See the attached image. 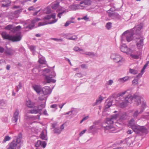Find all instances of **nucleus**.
<instances>
[{
    "label": "nucleus",
    "instance_id": "obj_1",
    "mask_svg": "<svg viewBox=\"0 0 149 149\" xmlns=\"http://www.w3.org/2000/svg\"><path fill=\"white\" fill-rule=\"evenodd\" d=\"M126 92L127 91H125L120 92L118 94L119 98L118 100H116V101H117V104L120 107L123 108L126 107L129 103H130L132 102V100H134L138 105L141 104V98L139 96L134 95L132 96L130 94L128 95H126V96L125 97H123V96L126 93Z\"/></svg>",
    "mask_w": 149,
    "mask_h": 149
},
{
    "label": "nucleus",
    "instance_id": "obj_2",
    "mask_svg": "<svg viewBox=\"0 0 149 149\" xmlns=\"http://www.w3.org/2000/svg\"><path fill=\"white\" fill-rule=\"evenodd\" d=\"M143 25L142 24L137 25L132 29L125 31L121 36V42H123L126 40L128 42L131 41L133 39V36L134 33V30H135L136 33H139L142 29Z\"/></svg>",
    "mask_w": 149,
    "mask_h": 149
},
{
    "label": "nucleus",
    "instance_id": "obj_3",
    "mask_svg": "<svg viewBox=\"0 0 149 149\" xmlns=\"http://www.w3.org/2000/svg\"><path fill=\"white\" fill-rule=\"evenodd\" d=\"M22 135L21 133L14 136L13 140L9 144L7 149H20L22 143Z\"/></svg>",
    "mask_w": 149,
    "mask_h": 149
},
{
    "label": "nucleus",
    "instance_id": "obj_4",
    "mask_svg": "<svg viewBox=\"0 0 149 149\" xmlns=\"http://www.w3.org/2000/svg\"><path fill=\"white\" fill-rule=\"evenodd\" d=\"M1 35L4 39L9 40L13 42L20 41L22 37L21 32H18L13 36L10 35L3 32L2 33Z\"/></svg>",
    "mask_w": 149,
    "mask_h": 149
},
{
    "label": "nucleus",
    "instance_id": "obj_5",
    "mask_svg": "<svg viewBox=\"0 0 149 149\" xmlns=\"http://www.w3.org/2000/svg\"><path fill=\"white\" fill-rule=\"evenodd\" d=\"M110 58L114 62L120 65H122L125 62V58L118 54H111Z\"/></svg>",
    "mask_w": 149,
    "mask_h": 149
},
{
    "label": "nucleus",
    "instance_id": "obj_6",
    "mask_svg": "<svg viewBox=\"0 0 149 149\" xmlns=\"http://www.w3.org/2000/svg\"><path fill=\"white\" fill-rule=\"evenodd\" d=\"M133 131L136 133H141L146 134L148 133L147 129L144 126H141L138 125L133 126L132 128Z\"/></svg>",
    "mask_w": 149,
    "mask_h": 149
},
{
    "label": "nucleus",
    "instance_id": "obj_7",
    "mask_svg": "<svg viewBox=\"0 0 149 149\" xmlns=\"http://www.w3.org/2000/svg\"><path fill=\"white\" fill-rule=\"evenodd\" d=\"M120 48L122 52L125 53L127 54H131L133 52L132 50L131 49L128 48L125 44H121Z\"/></svg>",
    "mask_w": 149,
    "mask_h": 149
},
{
    "label": "nucleus",
    "instance_id": "obj_8",
    "mask_svg": "<svg viewBox=\"0 0 149 149\" xmlns=\"http://www.w3.org/2000/svg\"><path fill=\"white\" fill-rule=\"evenodd\" d=\"M117 115L114 114L111 116L110 117L107 118L105 124H107L108 125L112 124L114 122H115L117 118Z\"/></svg>",
    "mask_w": 149,
    "mask_h": 149
},
{
    "label": "nucleus",
    "instance_id": "obj_9",
    "mask_svg": "<svg viewBox=\"0 0 149 149\" xmlns=\"http://www.w3.org/2000/svg\"><path fill=\"white\" fill-rule=\"evenodd\" d=\"M56 74L54 72H52L51 74L49 76H46L45 79L47 81V82L49 83L51 82L55 83L56 81L52 79V78L55 77Z\"/></svg>",
    "mask_w": 149,
    "mask_h": 149
},
{
    "label": "nucleus",
    "instance_id": "obj_10",
    "mask_svg": "<svg viewBox=\"0 0 149 149\" xmlns=\"http://www.w3.org/2000/svg\"><path fill=\"white\" fill-rule=\"evenodd\" d=\"M56 16V14H55V13H52L51 15H48L45 16L44 17V18L47 20H49L51 18H52L53 19H54L52 22H50L49 23V24H52L56 22L57 21V19H55Z\"/></svg>",
    "mask_w": 149,
    "mask_h": 149
},
{
    "label": "nucleus",
    "instance_id": "obj_11",
    "mask_svg": "<svg viewBox=\"0 0 149 149\" xmlns=\"http://www.w3.org/2000/svg\"><path fill=\"white\" fill-rule=\"evenodd\" d=\"M19 110L17 109H16L12 118V120L13 122L15 123L17 122L19 117Z\"/></svg>",
    "mask_w": 149,
    "mask_h": 149
},
{
    "label": "nucleus",
    "instance_id": "obj_12",
    "mask_svg": "<svg viewBox=\"0 0 149 149\" xmlns=\"http://www.w3.org/2000/svg\"><path fill=\"white\" fill-rule=\"evenodd\" d=\"M42 93L46 95H49L52 91L50 88L48 86L44 87L42 89Z\"/></svg>",
    "mask_w": 149,
    "mask_h": 149
},
{
    "label": "nucleus",
    "instance_id": "obj_13",
    "mask_svg": "<svg viewBox=\"0 0 149 149\" xmlns=\"http://www.w3.org/2000/svg\"><path fill=\"white\" fill-rule=\"evenodd\" d=\"M143 39L141 38H137L136 40V45L139 49L141 48L143 45Z\"/></svg>",
    "mask_w": 149,
    "mask_h": 149
},
{
    "label": "nucleus",
    "instance_id": "obj_14",
    "mask_svg": "<svg viewBox=\"0 0 149 149\" xmlns=\"http://www.w3.org/2000/svg\"><path fill=\"white\" fill-rule=\"evenodd\" d=\"M40 20V19L38 18L34 19L31 21V24L26 26V28H29L30 29H32L34 26L35 23Z\"/></svg>",
    "mask_w": 149,
    "mask_h": 149
},
{
    "label": "nucleus",
    "instance_id": "obj_15",
    "mask_svg": "<svg viewBox=\"0 0 149 149\" xmlns=\"http://www.w3.org/2000/svg\"><path fill=\"white\" fill-rule=\"evenodd\" d=\"M106 130H108V131L110 133L113 132L115 131V128L112 125H108L106 126H104V125L102 126Z\"/></svg>",
    "mask_w": 149,
    "mask_h": 149
},
{
    "label": "nucleus",
    "instance_id": "obj_16",
    "mask_svg": "<svg viewBox=\"0 0 149 149\" xmlns=\"http://www.w3.org/2000/svg\"><path fill=\"white\" fill-rule=\"evenodd\" d=\"M134 141V138L133 137L127 138L125 140V142L129 146H131Z\"/></svg>",
    "mask_w": 149,
    "mask_h": 149
},
{
    "label": "nucleus",
    "instance_id": "obj_17",
    "mask_svg": "<svg viewBox=\"0 0 149 149\" xmlns=\"http://www.w3.org/2000/svg\"><path fill=\"white\" fill-rule=\"evenodd\" d=\"M143 111V110L142 108H141L138 110H135L133 114V116L134 117V119L136 118L138 116V115L141 113H142Z\"/></svg>",
    "mask_w": 149,
    "mask_h": 149
},
{
    "label": "nucleus",
    "instance_id": "obj_18",
    "mask_svg": "<svg viewBox=\"0 0 149 149\" xmlns=\"http://www.w3.org/2000/svg\"><path fill=\"white\" fill-rule=\"evenodd\" d=\"M69 8L71 10H75L77 9H81V6H80V4L79 5H73L71 6H69Z\"/></svg>",
    "mask_w": 149,
    "mask_h": 149
},
{
    "label": "nucleus",
    "instance_id": "obj_19",
    "mask_svg": "<svg viewBox=\"0 0 149 149\" xmlns=\"http://www.w3.org/2000/svg\"><path fill=\"white\" fill-rule=\"evenodd\" d=\"M56 11L58 13L57 16L59 18H61V16L62 15L63 13L65 12V10L63 9V8L62 7H59L57 9Z\"/></svg>",
    "mask_w": 149,
    "mask_h": 149
},
{
    "label": "nucleus",
    "instance_id": "obj_20",
    "mask_svg": "<svg viewBox=\"0 0 149 149\" xmlns=\"http://www.w3.org/2000/svg\"><path fill=\"white\" fill-rule=\"evenodd\" d=\"M91 1L90 0H85L82 2L80 3V6L82 9L86 6H89L91 5Z\"/></svg>",
    "mask_w": 149,
    "mask_h": 149
},
{
    "label": "nucleus",
    "instance_id": "obj_21",
    "mask_svg": "<svg viewBox=\"0 0 149 149\" xmlns=\"http://www.w3.org/2000/svg\"><path fill=\"white\" fill-rule=\"evenodd\" d=\"M130 79V77L129 76H125L123 78L119 79L118 81L120 83H123L129 80Z\"/></svg>",
    "mask_w": 149,
    "mask_h": 149
},
{
    "label": "nucleus",
    "instance_id": "obj_22",
    "mask_svg": "<svg viewBox=\"0 0 149 149\" xmlns=\"http://www.w3.org/2000/svg\"><path fill=\"white\" fill-rule=\"evenodd\" d=\"M127 117V114L126 113H123L120 115L119 119L118 121V122L117 123H118L120 122H122L123 121L125 120Z\"/></svg>",
    "mask_w": 149,
    "mask_h": 149
},
{
    "label": "nucleus",
    "instance_id": "obj_23",
    "mask_svg": "<svg viewBox=\"0 0 149 149\" xmlns=\"http://www.w3.org/2000/svg\"><path fill=\"white\" fill-rule=\"evenodd\" d=\"M51 7L53 9H56L57 8L58 9V8L61 7L59 6V2L57 1H56L52 3Z\"/></svg>",
    "mask_w": 149,
    "mask_h": 149
},
{
    "label": "nucleus",
    "instance_id": "obj_24",
    "mask_svg": "<svg viewBox=\"0 0 149 149\" xmlns=\"http://www.w3.org/2000/svg\"><path fill=\"white\" fill-rule=\"evenodd\" d=\"M33 88L36 92L38 94L40 93L42 90L40 86L35 85L33 86Z\"/></svg>",
    "mask_w": 149,
    "mask_h": 149
},
{
    "label": "nucleus",
    "instance_id": "obj_25",
    "mask_svg": "<svg viewBox=\"0 0 149 149\" xmlns=\"http://www.w3.org/2000/svg\"><path fill=\"white\" fill-rule=\"evenodd\" d=\"M40 137L42 140H47L46 132L45 131H42L40 135Z\"/></svg>",
    "mask_w": 149,
    "mask_h": 149
},
{
    "label": "nucleus",
    "instance_id": "obj_26",
    "mask_svg": "<svg viewBox=\"0 0 149 149\" xmlns=\"http://www.w3.org/2000/svg\"><path fill=\"white\" fill-rule=\"evenodd\" d=\"M139 70L138 67L135 68L134 69L130 68L129 72L130 73L133 74H136L138 73Z\"/></svg>",
    "mask_w": 149,
    "mask_h": 149
},
{
    "label": "nucleus",
    "instance_id": "obj_27",
    "mask_svg": "<svg viewBox=\"0 0 149 149\" xmlns=\"http://www.w3.org/2000/svg\"><path fill=\"white\" fill-rule=\"evenodd\" d=\"M40 96L39 97V100L41 101L45 100L47 99V96L46 95L44 94L43 93H39Z\"/></svg>",
    "mask_w": 149,
    "mask_h": 149
},
{
    "label": "nucleus",
    "instance_id": "obj_28",
    "mask_svg": "<svg viewBox=\"0 0 149 149\" xmlns=\"http://www.w3.org/2000/svg\"><path fill=\"white\" fill-rule=\"evenodd\" d=\"M10 3V0H4L3 3L2 4V6L3 7H8L9 6Z\"/></svg>",
    "mask_w": 149,
    "mask_h": 149
},
{
    "label": "nucleus",
    "instance_id": "obj_29",
    "mask_svg": "<svg viewBox=\"0 0 149 149\" xmlns=\"http://www.w3.org/2000/svg\"><path fill=\"white\" fill-rule=\"evenodd\" d=\"M103 99V98L101 96H100L99 98L97 99L96 100V102L93 103V106H95L101 103L102 100Z\"/></svg>",
    "mask_w": 149,
    "mask_h": 149
},
{
    "label": "nucleus",
    "instance_id": "obj_30",
    "mask_svg": "<svg viewBox=\"0 0 149 149\" xmlns=\"http://www.w3.org/2000/svg\"><path fill=\"white\" fill-rule=\"evenodd\" d=\"M14 52L13 50L10 48L7 49L5 51V53L7 55H11Z\"/></svg>",
    "mask_w": 149,
    "mask_h": 149
},
{
    "label": "nucleus",
    "instance_id": "obj_31",
    "mask_svg": "<svg viewBox=\"0 0 149 149\" xmlns=\"http://www.w3.org/2000/svg\"><path fill=\"white\" fill-rule=\"evenodd\" d=\"M26 105L27 107L30 108H33L34 107L33 103L30 100L26 101Z\"/></svg>",
    "mask_w": 149,
    "mask_h": 149
},
{
    "label": "nucleus",
    "instance_id": "obj_32",
    "mask_svg": "<svg viewBox=\"0 0 149 149\" xmlns=\"http://www.w3.org/2000/svg\"><path fill=\"white\" fill-rule=\"evenodd\" d=\"M32 71L35 74H37L38 73V72L39 75H40L41 70L39 68H35L33 69Z\"/></svg>",
    "mask_w": 149,
    "mask_h": 149
},
{
    "label": "nucleus",
    "instance_id": "obj_33",
    "mask_svg": "<svg viewBox=\"0 0 149 149\" xmlns=\"http://www.w3.org/2000/svg\"><path fill=\"white\" fill-rule=\"evenodd\" d=\"M129 124L130 126L132 127V128L133 126H135L136 125L135 123V119L132 118L129 121Z\"/></svg>",
    "mask_w": 149,
    "mask_h": 149
},
{
    "label": "nucleus",
    "instance_id": "obj_34",
    "mask_svg": "<svg viewBox=\"0 0 149 149\" xmlns=\"http://www.w3.org/2000/svg\"><path fill=\"white\" fill-rule=\"evenodd\" d=\"M50 72V70L48 69H45L44 70H41L40 75H45V74L48 73Z\"/></svg>",
    "mask_w": 149,
    "mask_h": 149
},
{
    "label": "nucleus",
    "instance_id": "obj_35",
    "mask_svg": "<svg viewBox=\"0 0 149 149\" xmlns=\"http://www.w3.org/2000/svg\"><path fill=\"white\" fill-rule=\"evenodd\" d=\"M21 28V27L20 26H18L16 27H13L11 31L12 32L14 33L16 31L20 30Z\"/></svg>",
    "mask_w": 149,
    "mask_h": 149
},
{
    "label": "nucleus",
    "instance_id": "obj_36",
    "mask_svg": "<svg viewBox=\"0 0 149 149\" xmlns=\"http://www.w3.org/2000/svg\"><path fill=\"white\" fill-rule=\"evenodd\" d=\"M29 48L32 52L33 54L34 55L36 53V47L34 45H31L29 46Z\"/></svg>",
    "mask_w": 149,
    "mask_h": 149
},
{
    "label": "nucleus",
    "instance_id": "obj_37",
    "mask_svg": "<svg viewBox=\"0 0 149 149\" xmlns=\"http://www.w3.org/2000/svg\"><path fill=\"white\" fill-rule=\"evenodd\" d=\"M45 107V102L43 104H40V106L37 107V109L39 111H42V109L44 108Z\"/></svg>",
    "mask_w": 149,
    "mask_h": 149
},
{
    "label": "nucleus",
    "instance_id": "obj_38",
    "mask_svg": "<svg viewBox=\"0 0 149 149\" xmlns=\"http://www.w3.org/2000/svg\"><path fill=\"white\" fill-rule=\"evenodd\" d=\"M39 62L40 63L42 64H45L46 63V61H45V58H40L39 56Z\"/></svg>",
    "mask_w": 149,
    "mask_h": 149
},
{
    "label": "nucleus",
    "instance_id": "obj_39",
    "mask_svg": "<svg viewBox=\"0 0 149 149\" xmlns=\"http://www.w3.org/2000/svg\"><path fill=\"white\" fill-rule=\"evenodd\" d=\"M95 125H93L90 126L88 128V132H91L94 131L95 130Z\"/></svg>",
    "mask_w": 149,
    "mask_h": 149
},
{
    "label": "nucleus",
    "instance_id": "obj_40",
    "mask_svg": "<svg viewBox=\"0 0 149 149\" xmlns=\"http://www.w3.org/2000/svg\"><path fill=\"white\" fill-rule=\"evenodd\" d=\"M29 112L31 113H36L39 111L36 108L33 109L29 110Z\"/></svg>",
    "mask_w": 149,
    "mask_h": 149
},
{
    "label": "nucleus",
    "instance_id": "obj_41",
    "mask_svg": "<svg viewBox=\"0 0 149 149\" xmlns=\"http://www.w3.org/2000/svg\"><path fill=\"white\" fill-rule=\"evenodd\" d=\"M13 28V26L12 25L9 24L5 27V29L6 30H10L11 29L12 30V29Z\"/></svg>",
    "mask_w": 149,
    "mask_h": 149
},
{
    "label": "nucleus",
    "instance_id": "obj_42",
    "mask_svg": "<svg viewBox=\"0 0 149 149\" xmlns=\"http://www.w3.org/2000/svg\"><path fill=\"white\" fill-rule=\"evenodd\" d=\"M67 39L69 40H76L77 39V37L76 36H73L70 38H67Z\"/></svg>",
    "mask_w": 149,
    "mask_h": 149
},
{
    "label": "nucleus",
    "instance_id": "obj_43",
    "mask_svg": "<svg viewBox=\"0 0 149 149\" xmlns=\"http://www.w3.org/2000/svg\"><path fill=\"white\" fill-rule=\"evenodd\" d=\"M10 137L8 136H6L5 137L3 140V142L5 143L7 141H9L10 139Z\"/></svg>",
    "mask_w": 149,
    "mask_h": 149
},
{
    "label": "nucleus",
    "instance_id": "obj_44",
    "mask_svg": "<svg viewBox=\"0 0 149 149\" xmlns=\"http://www.w3.org/2000/svg\"><path fill=\"white\" fill-rule=\"evenodd\" d=\"M83 75L81 72L77 73H76L74 77H76L80 78L83 77Z\"/></svg>",
    "mask_w": 149,
    "mask_h": 149
},
{
    "label": "nucleus",
    "instance_id": "obj_45",
    "mask_svg": "<svg viewBox=\"0 0 149 149\" xmlns=\"http://www.w3.org/2000/svg\"><path fill=\"white\" fill-rule=\"evenodd\" d=\"M76 52H80L81 51H83V50L82 49H80L78 47H75L73 49Z\"/></svg>",
    "mask_w": 149,
    "mask_h": 149
},
{
    "label": "nucleus",
    "instance_id": "obj_46",
    "mask_svg": "<svg viewBox=\"0 0 149 149\" xmlns=\"http://www.w3.org/2000/svg\"><path fill=\"white\" fill-rule=\"evenodd\" d=\"M54 132L55 133H57L58 134H60L61 132V130H59V129L57 128H55L54 129Z\"/></svg>",
    "mask_w": 149,
    "mask_h": 149
},
{
    "label": "nucleus",
    "instance_id": "obj_47",
    "mask_svg": "<svg viewBox=\"0 0 149 149\" xmlns=\"http://www.w3.org/2000/svg\"><path fill=\"white\" fill-rule=\"evenodd\" d=\"M6 104V101L4 100H0V105L2 106H5Z\"/></svg>",
    "mask_w": 149,
    "mask_h": 149
},
{
    "label": "nucleus",
    "instance_id": "obj_48",
    "mask_svg": "<svg viewBox=\"0 0 149 149\" xmlns=\"http://www.w3.org/2000/svg\"><path fill=\"white\" fill-rule=\"evenodd\" d=\"M42 142L40 140H38L35 144V146L36 147H38L41 144Z\"/></svg>",
    "mask_w": 149,
    "mask_h": 149
},
{
    "label": "nucleus",
    "instance_id": "obj_49",
    "mask_svg": "<svg viewBox=\"0 0 149 149\" xmlns=\"http://www.w3.org/2000/svg\"><path fill=\"white\" fill-rule=\"evenodd\" d=\"M111 8L110 10H108L107 12L108 14L111 17H113L114 13L111 12L110 11L111 10Z\"/></svg>",
    "mask_w": 149,
    "mask_h": 149
},
{
    "label": "nucleus",
    "instance_id": "obj_50",
    "mask_svg": "<svg viewBox=\"0 0 149 149\" xmlns=\"http://www.w3.org/2000/svg\"><path fill=\"white\" fill-rule=\"evenodd\" d=\"M106 27L108 29H109L111 27V22H108L107 23Z\"/></svg>",
    "mask_w": 149,
    "mask_h": 149
},
{
    "label": "nucleus",
    "instance_id": "obj_51",
    "mask_svg": "<svg viewBox=\"0 0 149 149\" xmlns=\"http://www.w3.org/2000/svg\"><path fill=\"white\" fill-rule=\"evenodd\" d=\"M112 104V102L110 101L108 102L107 104L105 105L106 108L107 109L111 107Z\"/></svg>",
    "mask_w": 149,
    "mask_h": 149
},
{
    "label": "nucleus",
    "instance_id": "obj_52",
    "mask_svg": "<svg viewBox=\"0 0 149 149\" xmlns=\"http://www.w3.org/2000/svg\"><path fill=\"white\" fill-rule=\"evenodd\" d=\"M84 54H85L87 55H88L90 56H94V53L93 52H86L85 53H83Z\"/></svg>",
    "mask_w": 149,
    "mask_h": 149
},
{
    "label": "nucleus",
    "instance_id": "obj_53",
    "mask_svg": "<svg viewBox=\"0 0 149 149\" xmlns=\"http://www.w3.org/2000/svg\"><path fill=\"white\" fill-rule=\"evenodd\" d=\"M74 23V22L73 21H67L66 23H65L64 24V26L66 27L68 26L71 23Z\"/></svg>",
    "mask_w": 149,
    "mask_h": 149
},
{
    "label": "nucleus",
    "instance_id": "obj_54",
    "mask_svg": "<svg viewBox=\"0 0 149 149\" xmlns=\"http://www.w3.org/2000/svg\"><path fill=\"white\" fill-rule=\"evenodd\" d=\"M113 17L120 19V15L118 13H114Z\"/></svg>",
    "mask_w": 149,
    "mask_h": 149
},
{
    "label": "nucleus",
    "instance_id": "obj_55",
    "mask_svg": "<svg viewBox=\"0 0 149 149\" xmlns=\"http://www.w3.org/2000/svg\"><path fill=\"white\" fill-rule=\"evenodd\" d=\"M80 66L81 68L83 69H87L88 68V65H87L85 64H82Z\"/></svg>",
    "mask_w": 149,
    "mask_h": 149
},
{
    "label": "nucleus",
    "instance_id": "obj_56",
    "mask_svg": "<svg viewBox=\"0 0 149 149\" xmlns=\"http://www.w3.org/2000/svg\"><path fill=\"white\" fill-rule=\"evenodd\" d=\"M22 86V84L21 82H20L19 83V85L17 86V91L18 92L19 89L21 88Z\"/></svg>",
    "mask_w": 149,
    "mask_h": 149
},
{
    "label": "nucleus",
    "instance_id": "obj_57",
    "mask_svg": "<svg viewBox=\"0 0 149 149\" xmlns=\"http://www.w3.org/2000/svg\"><path fill=\"white\" fill-rule=\"evenodd\" d=\"M138 80L137 79H135L132 81V83L134 85H135L138 83Z\"/></svg>",
    "mask_w": 149,
    "mask_h": 149
},
{
    "label": "nucleus",
    "instance_id": "obj_58",
    "mask_svg": "<svg viewBox=\"0 0 149 149\" xmlns=\"http://www.w3.org/2000/svg\"><path fill=\"white\" fill-rule=\"evenodd\" d=\"M131 56L133 58L137 59L139 58V56L138 55L131 54Z\"/></svg>",
    "mask_w": 149,
    "mask_h": 149
},
{
    "label": "nucleus",
    "instance_id": "obj_59",
    "mask_svg": "<svg viewBox=\"0 0 149 149\" xmlns=\"http://www.w3.org/2000/svg\"><path fill=\"white\" fill-rule=\"evenodd\" d=\"M113 83V81L112 80L110 79L107 82V84L108 85L110 86Z\"/></svg>",
    "mask_w": 149,
    "mask_h": 149
},
{
    "label": "nucleus",
    "instance_id": "obj_60",
    "mask_svg": "<svg viewBox=\"0 0 149 149\" xmlns=\"http://www.w3.org/2000/svg\"><path fill=\"white\" fill-rule=\"evenodd\" d=\"M45 12L47 13H49L51 12V10L49 8H47L45 9Z\"/></svg>",
    "mask_w": 149,
    "mask_h": 149
},
{
    "label": "nucleus",
    "instance_id": "obj_61",
    "mask_svg": "<svg viewBox=\"0 0 149 149\" xmlns=\"http://www.w3.org/2000/svg\"><path fill=\"white\" fill-rule=\"evenodd\" d=\"M47 143L45 141L42 142L41 144V146H42L43 148H45L46 146Z\"/></svg>",
    "mask_w": 149,
    "mask_h": 149
},
{
    "label": "nucleus",
    "instance_id": "obj_62",
    "mask_svg": "<svg viewBox=\"0 0 149 149\" xmlns=\"http://www.w3.org/2000/svg\"><path fill=\"white\" fill-rule=\"evenodd\" d=\"M51 39L56 41H58L60 40L62 41V40L61 39H58L54 38H52Z\"/></svg>",
    "mask_w": 149,
    "mask_h": 149
},
{
    "label": "nucleus",
    "instance_id": "obj_63",
    "mask_svg": "<svg viewBox=\"0 0 149 149\" xmlns=\"http://www.w3.org/2000/svg\"><path fill=\"white\" fill-rule=\"evenodd\" d=\"M47 24L45 23V22H40L38 24V26H42L44 25L45 24Z\"/></svg>",
    "mask_w": 149,
    "mask_h": 149
},
{
    "label": "nucleus",
    "instance_id": "obj_64",
    "mask_svg": "<svg viewBox=\"0 0 149 149\" xmlns=\"http://www.w3.org/2000/svg\"><path fill=\"white\" fill-rule=\"evenodd\" d=\"M146 107V104L144 102H142V105H141V108L143 109L144 110V109Z\"/></svg>",
    "mask_w": 149,
    "mask_h": 149
}]
</instances>
